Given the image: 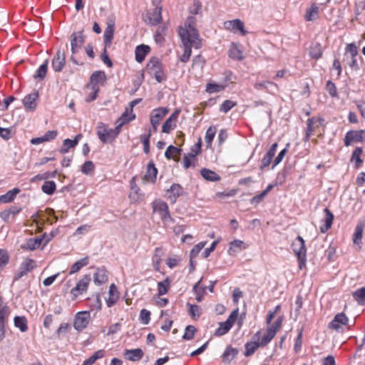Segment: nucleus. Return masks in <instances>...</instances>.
<instances>
[{
	"mask_svg": "<svg viewBox=\"0 0 365 365\" xmlns=\"http://www.w3.org/2000/svg\"><path fill=\"white\" fill-rule=\"evenodd\" d=\"M183 193V188L179 184H173L167 190V197L171 203H175L178 197Z\"/></svg>",
	"mask_w": 365,
	"mask_h": 365,
	"instance_id": "a211bd4d",
	"label": "nucleus"
},
{
	"mask_svg": "<svg viewBox=\"0 0 365 365\" xmlns=\"http://www.w3.org/2000/svg\"><path fill=\"white\" fill-rule=\"evenodd\" d=\"M318 18V7L312 6L309 9L305 14V19L307 21H314Z\"/></svg>",
	"mask_w": 365,
	"mask_h": 365,
	"instance_id": "5fc2aeb1",
	"label": "nucleus"
},
{
	"mask_svg": "<svg viewBox=\"0 0 365 365\" xmlns=\"http://www.w3.org/2000/svg\"><path fill=\"white\" fill-rule=\"evenodd\" d=\"M261 336V331H258L253 336H252V341L250 342H247L245 344V355L246 356H249L252 355L255 351L261 346V344L259 343V339Z\"/></svg>",
	"mask_w": 365,
	"mask_h": 365,
	"instance_id": "ddd939ff",
	"label": "nucleus"
},
{
	"mask_svg": "<svg viewBox=\"0 0 365 365\" xmlns=\"http://www.w3.org/2000/svg\"><path fill=\"white\" fill-rule=\"evenodd\" d=\"M93 281L96 285H101L108 281V275L106 269L98 268L93 276Z\"/></svg>",
	"mask_w": 365,
	"mask_h": 365,
	"instance_id": "c85d7f7f",
	"label": "nucleus"
},
{
	"mask_svg": "<svg viewBox=\"0 0 365 365\" xmlns=\"http://www.w3.org/2000/svg\"><path fill=\"white\" fill-rule=\"evenodd\" d=\"M235 106H236V103L230 100H226L221 104L220 110L223 113H227Z\"/></svg>",
	"mask_w": 365,
	"mask_h": 365,
	"instance_id": "680f3d73",
	"label": "nucleus"
},
{
	"mask_svg": "<svg viewBox=\"0 0 365 365\" xmlns=\"http://www.w3.org/2000/svg\"><path fill=\"white\" fill-rule=\"evenodd\" d=\"M95 168L94 164L92 161H86L81 166V172L85 175H91Z\"/></svg>",
	"mask_w": 365,
	"mask_h": 365,
	"instance_id": "6e6d98bb",
	"label": "nucleus"
},
{
	"mask_svg": "<svg viewBox=\"0 0 365 365\" xmlns=\"http://www.w3.org/2000/svg\"><path fill=\"white\" fill-rule=\"evenodd\" d=\"M158 174V170L155 167L153 162H150L148 165L146 173L143 178V180L145 182H154L156 180Z\"/></svg>",
	"mask_w": 365,
	"mask_h": 365,
	"instance_id": "a878e982",
	"label": "nucleus"
},
{
	"mask_svg": "<svg viewBox=\"0 0 365 365\" xmlns=\"http://www.w3.org/2000/svg\"><path fill=\"white\" fill-rule=\"evenodd\" d=\"M275 335L276 334L274 330L267 328L262 339H259V343L261 344V346H266L268 343L271 341V340L274 337Z\"/></svg>",
	"mask_w": 365,
	"mask_h": 365,
	"instance_id": "58836bf2",
	"label": "nucleus"
},
{
	"mask_svg": "<svg viewBox=\"0 0 365 365\" xmlns=\"http://www.w3.org/2000/svg\"><path fill=\"white\" fill-rule=\"evenodd\" d=\"M321 120H316L314 118H309L307 121V130H306V140H309L310 136L315 130L317 128H318L321 125Z\"/></svg>",
	"mask_w": 365,
	"mask_h": 365,
	"instance_id": "bb28decb",
	"label": "nucleus"
},
{
	"mask_svg": "<svg viewBox=\"0 0 365 365\" xmlns=\"http://www.w3.org/2000/svg\"><path fill=\"white\" fill-rule=\"evenodd\" d=\"M231 328V325L226 324L225 322H220L219 324V327L215 330V335L219 336L225 335Z\"/></svg>",
	"mask_w": 365,
	"mask_h": 365,
	"instance_id": "8fccbe9b",
	"label": "nucleus"
},
{
	"mask_svg": "<svg viewBox=\"0 0 365 365\" xmlns=\"http://www.w3.org/2000/svg\"><path fill=\"white\" fill-rule=\"evenodd\" d=\"M150 47L147 45L138 46L135 51V60L139 63L142 62L145 56L150 52Z\"/></svg>",
	"mask_w": 365,
	"mask_h": 365,
	"instance_id": "c756f323",
	"label": "nucleus"
},
{
	"mask_svg": "<svg viewBox=\"0 0 365 365\" xmlns=\"http://www.w3.org/2000/svg\"><path fill=\"white\" fill-rule=\"evenodd\" d=\"M114 27H115L114 21H113L112 20H110L107 23V26L104 31V34H103L104 43H105L106 48L109 47L111 44V41L113 38Z\"/></svg>",
	"mask_w": 365,
	"mask_h": 365,
	"instance_id": "4be33fe9",
	"label": "nucleus"
},
{
	"mask_svg": "<svg viewBox=\"0 0 365 365\" xmlns=\"http://www.w3.org/2000/svg\"><path fill=\"white\" fill-rule=\"evenodd\" d=\"M91 91H92L91 92V93L86 98V101H87V102L93 101L96 98L97 94L99 91L98 86H97V85L91 86Z\"/></svg>",
	"mask_w": 365,
	"mask_h": 365,
	"instance_id": "774afa93",
	"label": "nucleus"
},
{
	"mask_svg": "<svg viewBox=\"0 0 365 365\" xmlns=\"http://www.w3.org/2000/svg\"><path fill=\"white\" fill-rule=\"evenodd\" d=\"M153 211L160 215L163 223L168 225L173 222V219L170 216L168 204L162 200L158 199L152 203Z\"/></svg>",
	"mask_w": 365,
	"mask_h": 365,
	"instance_id": "7ed1b4c3",
	"label": "nucleus"
},
{
	"mask_svg": "<svg viewBox=\"0 0 365 365\" xmlns=\"http://www.w3.org/2000/svg\"><path fill=\"white\" fill-rule=\"evenodd\" d=\"M179 35L184 46V53L180 57V60L183 63H186L189 61L191 56V48L192 47L195 48H200L201 47V40L196 29L190 24L185 25V28L180 29Z\"/></svg>",
	"mask_w": 365,
	"mask_h": 365,
	"instance_id": "f257e3e1",
	"label": "nucleus"
},
{
	"mask_svg": "<svg viewBox=\"0 0 365 365\" xmlns=\"http://www.w3.org/2000/svg\"><path fill=\"white\" fill-rule=\"evenodd\" d=\"M364 226L361 224H359L356 225L354 233V242L355 244H358L359 241H360L362 238V233H363Z\"/></svg>",
	"mask_w": 365,
	"mask_h": 365,
	"instance_id": "bf43d9fd",
	"label": "nucleus"
},
{
	"mask_svg": "<svg viewBox=\"0 0 365 365\" xmlns=\"http://www.w3.org/2000/svg\"><path fill=\"white\" fill-rule=\"evenodd\" d=\"M133 117L128 116V111H125L118 119L117 125L115 128H108L105 124L101 123L97 128L98 138L103 143H112L119 135L121 127L132 120Z\"/></svg>",
	"mask_w": 365,
	"mask_h": 365,
	"instance_id": "f03ea898",
	"label": "nucleus"
},
{
	"mask_svg": "<svg viewBox=\"0 0 365 365\" xmlns=\"http://www.w3.org/2000/svg\"><path fill=\"white\" fill-rule=\"evenodd\" d=\"M82 135L78 134L75 136L73 140L66 139L63 141L62 147L60 148L59 152L62 154L67 153L71 148H74L81 139Z\"/></svg>",
	"mask_w": 365,
	"mask_h": 365,
	"instance_id": "412c9836",
	"label": "nucleus"
},
{
	"mask_svg": "<svg viewBox=\"0 0 365 365\" xmlns=\"http://www.w3.org/2000/svg\"><path fill=\"white\" fill-rule=\"evenodd\" d=\"M206 242H201L197 245H195L193 248L190 251V263L192 265V259L196 257V256L199 254V252L202 250V248L205 246Z\"/></svg>",
	"mask_w": 365,
	"mask_h": 365,
	"instance_id": "3c124183",
	"label": "nucleus"
},
{
	"mask_svg": "<svg viewBox=\"0 0 365 365\" xmlns=\"http://www.w3.org/2000/svg\"><path fill=\"white\" fill-rule=\"evenodd\" d=\"M35 261L31 259H26L21 264L17 272L15 274L14 281H17L22 277L26 275L35 267Z\"/></svg>",
	"mask_w": 365,
	"mask_h": 365,
	"instance_id": "f8f14e48",
	"label": "nucleus"
},
{
	"mask_svg": "<svg viewBox=\"0 0 365 365\" xmlns=\"http://www.w3.org/2000/svg\"><path fill=\"white\" fill-rule=\"evenodd\" d=\"M140 319L143 324H148L150 319V312L147 309H142L140 313Z\"/></svg>",
	"mask_w": 365,
	"mask_h": 365,
	"instance_id": "338daca9",
	"label": "nucleus"
},
{
	"mask_svg": "<svg viewBox=\"0 0 365 365\" xmlns=\"http://www.w3.org/2000/svg\"><path fill=\"white\" fill-rule=\"evenodd\" d=\"M224 27L235 34L240 32L242 36L247 34V31L245 29L244 23L240 19L227 21L224 23Z\"/></svg>",
	"mask_w": 365,
	"mask_h": 365,
	"instance_id": "9b49d317",
	"label": "nucleus"
},
{
	"mask_svg": "<svg viewBox=\"0 0 365 365\" xmlns=\"http://www.w3.org/2000/svg\"><path fill=\"white\" fill-rule=\"evenodd\" d=\"M247 248L245 243L240 240H235L230 243L229 254L233 255Z\"/></svg>",
	"mask_w": 365,
	"mask_h": 365,
	"instance_id": "2f4dec72",
	"label": "nucleus"
},
{
	"mask_svg": "<svg viewBox=\"0 0 365 365\" xmlns=\"http://www.w3.org/2000/svg\"><path fill=\"white\" fill-rule=\"evenodd\" d=\"M38 98V93L36 91L26 96L22 100L25 109L27 111H34L37 106Z\"/></svg>",
	"mask_w": 365,
	"mask_h": 365,
	"instance_id": "4468645a",
	"label": "nucleus"
},
{
	"mask_svg": "<svg viewBox=\"0 0 365 365\" xmlns=\"http://www.w3.org/2000/svg\"><path fill=\"white\" fill-rule=\"evenodd\" d=\"M89 264L88 257H85L77 262H76L71 267L69 274H73L78 272L81 268L87 266Z\"/></svg>",
	"mask_w": 365,
	"mask_h": 365,
	"instance_id": "f704fd0d",
	"label": "nucleus"
},
{
	"mask_svg": "<svg viewBox=\"0 0 365 365\" xmlns=\"http://www.w3.org/2000/svg\"><path fill=\"white\" fill-rule=\"evenodd\" d=\"M9 314V307L6 305L2 306L0 311V324L5 325V323Z\"/></svg>",
	"mask_w": 365,
	"mask_h": 365,
	"instance_id": "4d7b16f0",
	"label": "nucleus"
},
{
	"mask_svg": "<svg viewBox=\"0 0 365 365\" xmlns=\"http://www.w3.org/2000/svg\"><path fill=\"white\" fill-rule=\"evenodd\" d=\"M346 55L350 54L351 57H356L358 55V50L356 46L354 43H349L346 48Z\"/></svg>",
	"mask_w": 365,
	"mask_h": 365,
	"instance_id": "69168bd1",
	"label": "nucleus"
},
{
	"mask_svg": "<svg viewBox=\"0 0 365 365\" xmlns=\"http://www.w3.org/2000/svg\"><path fill=\"white\" fill-rule=\"evenodd\" d=\"M14 326L19 329L21 332L28 330L27 319L25 317L16 316L14 317Z\"/></svg>",
	"mask_w": 365,
	"mask_h": 365,
	"instance_id": "e433bc0d",
	"label": "nucleus"
},
{
	"mask_svg": "<svg viewBox=\"0 0 365 365\" xmlns=\"http://www.w3.org/2000/svg\"><path fill=\"white\" fill-rule=\"evenodd\" d=\"M309 55L312 58L318 59L322 55L320 43H317L310 47Z\"/></svg>",
	"mask_w": 365,
	"mask_h": 365,
	"instance_id": "49530a36",
	"label": "nucleus"
},
{
	"mask_svg": "<svg viewBox=\"0 0 365 365\" xmlns=\"http://www.w3.org/2000/svg\"><path fill=\"white\" fill-rule=\"evenodd\" d=\"M365 140V130H350L346 133L344 139V145L349 146L351 143L362 142Z\"/></svg>",
	"mask_w": 365,
	"mask_h": 365,
	"instance_id": "9d476101",
	"label": "nucleus"
},
{
	"mask_svg": "<svg viewBox=\"0 0 365 365\" xmlns=\"http://www.w3.org/2000/svg\"><path fill=\"white\" fill-rule=\"evenodd\" d=\"M353 297L359 304H365V287H361L354 292L353 293Z\"/></svg>",
	"mask_w": 365,
	"mask_h": 365,
	"instance_id": "a19ab883",
	"label": "nucleus"
},
{
	"mask_svg": "<svg viewBox=\"0 0 365 365\" xmlns=\"http://www.w3.org/2000/svg\"><path fill=\"white\" fill-rule=\"evenodd\" d=\"M196 332V329L194 326L188 325L185 329V334L183 335V339L185 340H190L193 339L195 333Z\"/></svg>",
	"mask_w": 365,
	"mask_h": 365,
	"instance_id": "052dcab7",
	"label": "nucleus"
},
{
	"mask_svg": "<svg viewBox=\"0 0 365 365\" xmlns=\"http://www.w3.org/2000/svg\"><path fill=\"white\" fill-rule=\"evenodd\" d=\"M349 321L348 317L343 312L335 315L332 321L329 323L330 329L339 331L343 325H346Z\"/></svg>",
	"mask_w": 365,
	"mask_h": 365,
	"instance_id": "f3484780",
	"label": "nucleus"
},
{
	"mask_svg": "<svg viewBox=\"0 0 365 365\" xmlns=\"http://www.w3.org/2000/svg\"><path fill=\"white\" fill-rule=\"evenodd\" d=\"M66 63V56L63 51L58 50L52 60V68L56 72L61 71Z\"/></svg>",
	"mask_w": 365,
	"mask_h": 365,
	"instance_id": "dca6fc26",
	"label": "nucleus"
},
{
	"mask_svg": "<svg viewBox=\"0 0 365 365\" xmlns=\"http://www.w3.org/2000/svg\"><path fill=\"white\" fill-rule=\"evenodd\" d=\"M170 281L168 278H166L163 282L158 283V292L159 296L165 294L170 287Z\"/></svg>",
	"mask_w": 365,
	"mask_h": 365,
	"instance_id": "79ce46f5",
	"label": "nucleus"
},
{
	"mask_svg": "<svg viewBox=\"0 0 365 365\" xmlns=\"http://www.w3.org/2000/svg\"><path fill=\"white\" fill-rule=\"evenodd\" d=\"M56 189L54 181H45L41 187L42 191L47 195H52Z\"/></svg>",
	"mask_w": 365,
	"mask_h": 365,
	"instance_id": "a18cd8bd",
	"label": "nucleus"
},
{
	"mask_svg": "<svg viewBox=\"0 0 365 365\" xmlns=\"http://www.w3.org/2000/svg\"><path fill=\"white\" fill-rule=\"evenodd\" d=\"M85 41V38L83 31L74 32L71 36V47L72 55L71 61L76 65H82L83 63H79L74 57V54L78 53L81 48Z\"/></svg>",
	"mask_w": 365,
	"mask_h": 365,
	"instance_id": "39448f33",
	"label": "nucleus"
},
{
	"mask_svg": "<svg viewBox=\"0 0 365 365\" xmlns=\"http://www.w3.org/2000/svg\"><path fill=\"white\" fill-rule=\"evenodd\" d=\"M205 64V60L201 56H196L192 60V68L202 70Z\"/></svg>",
	"mask_w": 365,
	"mask_h": 365,
	"instance_id": "13d9d810",
	"label": "nucleus"
},
{
	"mask_svg": "<svg viewBox=\"0 0 365 365\" xmlns=\"http://www.w3.org/2000/svg\"><path fill=\"white\" fill-rule=\"evenodd\" d=\"M90 321V313L88 312H80L76 314L73 322V327L76 330L81 331L83 330Z\"/></svg>",
	"mask_w": 365,
	"mask_h": 365,
	"instance_id": "6e6552de",
	"label": "nucleus"
},
{
	"mask_svg": "<svg viewBox=\"0 0 365 365\" xmlns=\"http://www.w3.org/2000/svg\"><path fill=\"white\" fill-rule=\"evenodd\" d=\"M216 128L214 126H210L207 130L205 136V141L207 145V147L211 146L213 138L216 134Z\"/></svg>",
	"mask_w": 365,
	"mask_h": 365,
	"instance_id": "c03bdc74",
	"label": "nucleus"
},
{
	"mask_svg": "<svg viewBox=\"0 0 365 365\" xmlns=\"http://www.w3.org/2000/svg\"><path fill=\"white\" fill-rule=\"evenodd\" d=\"M200 174L206 180L211 182H216L220 180V177L215 172L207 169L203 168L200 170Z\"/></svg>",
	"mask_w": 365,
	"mask_h": 365,
	"instance_id": "72a5a7b5",
	"label": "nucleus"
},
{
	"mask_svg": "<svg viewBox=\"0 0 365 365\" xmlns=\"http://www.w3.org/2000/svg\"><path fill=\"white\" fill-rule=\"evenodd\" d=\"M324 216L322 220V225L320 227L322 233H325L332 225L334 220V215L329 208L324 210Z\"/></svg>",
	"mask_w": 365,
	"mask_h": 365,
	"instance_id": "aec40b11",
	"label": "nucleus"
},
{
	"mask_svg": "<svg viewBox=\"0 0 365 365\" xmlns=\"http://www.w3.org/2000/svg\"><path fill=\"white\" fill-rule=\"evenodd\" d=\"M48 68V60H46L40 67L37 69L36 73L34 76V78H38L40 80H43L47 72Z\"/></svg>",
	"mask_w": 365,
	"mask_h": 365,
	"instance_id": "09e8293b",
	"label": "nucleus"
},
{
	"mask_svg": "<svg viewBox=\"0 0 365 365\" xmlns=\"http://www.w3.org/2000/svg\"><path fill=\"white\" fill-rule=\"evenodd\" d=\"M180 114V110H175L165 121L162 126V132L170 133L176 127V122Z\"/></svg>",
	"mask_w": 365,
	"mask_h": 365,
	"instance_id": "2eb2a0df",
	"label": "nucleus"
},
{
	"mask_svg": "<svg viewBox=\"0 0 365 365\" xmlns=\"http://www.w3.org/2000/svg\"><path fill=\"white\" fill-rule=\"evenodd\" d=\"M181 150L173 145H169L165 152V156L168 159L174 158L175 155H180Z\"/></svg>",
	"mask_w": 365,
	"mask_h": 365,
	"instance_id": "603ef678",
	"label": "nucleus"
},
{
	"mask_svg": "<svg viewBox=\"0 0 365 365\" xmlns=\"http://www.w3.org/2000/svg\"><path fill=\"white\" fill-rule=\"evenodd\" d=\"M151 135V130L149 129L148 134L142 135L140 136V141L143 145V150L146 154L148 153L150 150L149 140Z\"/></svg>",
	"mask_w": 365,
	"mask_h": 365,
	"instance_id": "864d4df0",
	"label": "nucleus"
},
{
	"mask_svg": "<svg viewBox=\"0 0 365 365\" xmlns=\"http://www.w3.org/2000/svg\"><path fill=\"white\" fill-rule=\"evenodd\" d=\"M202 278L193 286L192 290L195 294V299L198 302H200L203 298L205 292V287H200V284Z\"/></svg>",
	"mask_w": 365,
	"mask_h": 365,
	"instance_id": "ea45409f",
	"label": "nucleus"
},
{
	"mask_svg": "<svg viewBox=\"0 0 365 365\" xmlns=\"http://www.w3.org/2000/svg\"><path fill=\"white\" fill-rule=\"evenodd\" d=\"M292 248L294 254L297 256L299 268L302 269L305 267L307 260V249L303 238L298 236L292 242Z\"/></svg>",
	"mask_w": 365,
	"mask_h": 365,
	"instance_id": "20e7f679",
	"label": "nucleus"
},
{
	"mask_svg": "<svg viewBox=\"0 0 365 365\" xmlns=\"http://www.w3.org/2000/svg\"><path fill=\"white\" fill-rule=\"evenodd\" d=\"M42 240L41 237L31 238L27 241L25 247L30 250H34L40 247Z\"/></svg>",
	"mask_w": 365,
	"mask_h": 365,
	"instance_id": "de8ad7c7",
	"label": "nucleus"
},
{
	"mask_svg": "<svg viewBox=\"0 0 365 365\" xmlns=\"http://www.w3.org/2000/svg\"><path fill=\"white\" fill-rule=\"evenodd\" d=\"M125 357L130 361H136L143 356V351L141 349H126L124 353Z\"/></svg>",
	"mask_w": 365,
	"mask_h": 365,
	"instance_id": "b1692460",
	"label": "nucleus"
},
{
	"mask_svg": "<svg viewBox=\"0 0 365 365\" xmlns=\"http://www.w3.org/2000/svg\"><path fill=\"white\" fill-rule=\"evenodd\" d=\"M91 280L90 275L86 274L77 282L76 285L71 290V294L73 295V299L86 292Z\"/></svg>",
	"mask_w": 365,
	"mask_h": 365,
	"instance_id": "1a4fd4ad",
	"label": "nucleus"
},
{
	"mask_svg": "<svg viewBox=\"0 0 365 365\" xmlns=\"http://www.w3.org/2000/svg\"><path fill=\"white\" fill-rule=\"evenodd\" d=\"M169 109L165 107H159L153 109L150 115V120L154 132H156L160 121L168 113Z\"/></svg>",
	"mask_w": 365,
	"mask_h": 365,
	"instance_id": "0eeeda50",
	"label": "nucleus"
},
{
	"mask_svg": "<svg viewBox=\"0 0 365 365\" xmlns=\"http://www.w3.org/2000/svg\"><path fill=\"white\" fill-rule=\"evenodd\" d=\"M190 307L189 313L193 319H197L200 316V308L197 305L187 304Z\"/></svg>",
	"mask_w": 365,
	"mask_h": 365,
	"instance_id": "0e129e2a",
	"label": "nucleus"
},
{
	"mask_svg": "<svg viewBox=\"0 0 365 365\" xmlns=\"http://www.w3.org/2000/svg\"><path fill=\"white\" fill-rule=\"evenodd\" d=\"M147 69L151 75L154 76L158 82L160 83L165 79V75L162 69V63L158 58H151L147 64Z\"/></svg>",
	"mask_w": 365,
	"mask_h": 365,
	"instance_id": "423d86ee",
	"label": "nucleus"
},
{
	"mask_svg": "<svg viewBox=\"0 0 365 365\" xmlns=\"http://www.w3.org/2000/svg\"><path fill=\"white\" fill-rule=\"evenodd\" d=\"M161 9L162 7H155L153 10L147 12L146 16L149 24L155 26L160 22L162 20Z\"/></svg>",
	"mask_w": 365,
	"mask_h": 365,
	"instance_id": "6ab92c4d",
	"label": "nucleus"
},
{
	"mask_svg": "<svg viewBox=\"0 0 365 365\" xmlns=\"http://www.w3.org/2000/svg\"><path fill=\"white\" fill-rule=\"evenodd\" d=\"M224 87L222 85L217 83H208L206 86L207 92L210 93L220 92L223 90Z\"/></svg>",
	"mask_w": 365,
	"mask_h": 365,
	"instance_id": "e2e57ef3",
	"label": "nucleus"
},
{
	"mask_svg": "<svg viewBox=\"0 0 365 365\" xmlns=\"http://www.w3.org/2000/svg\"><path fill=\"white\" fill-rule=\"evenodd\" d=\"M254 87L257 90L266 89L269 92L272 93L278 91V86L276 83L269 81H264L262 82H257L254 84Z\"/></svg>",
	"mask_w": 365,
	"mask_h": 365,
	"instance_id": "393cba45",
	"label": "nucleus"
},
{
	"mask_svg": "<svg viewBox=\"0 0 365 365\" xmlns=\"http://www.w3.org/2000/svg\"><path fill=\"white\" fill-rule=\"evenodd\" d=\"M106 79V76L104 71H97L92 73L90 81L91 86H95L98 84H102L105 82Z\"/></svg>",
	"mask_w": 365,
	"mask_h": 365,
	"instance_id": "7c9ffc66",
	"label": "nucleus"
},
{
	"mask_svg": "<svg viewBox=\"0 0 365 365\" xmlns=\"http://www.w3.org/2000/svg\"><path fill=\"white\" fill-rule=\"evenodd\" d=\"M238 354V351L232 346H227L222 354V359L224 361H231Z\"/></svg>",
	"mask_w": 365,
	"mask_h": 365,
	"instance_id": "4c0bfd02",
	"label": "nucleus"
},
{
	"mask_svg": "<svg viewBox=\"0 0 365 365\" xmlns=\"http://www.w3.org/2000/svg\"><path fill=\"white\" fill-rule=\"evenodd\" d=\"M58 132L56 130H48L41 137L34 138L31 140L33 145H38L45 142L51 141L56 138Z\"/></svg>",
	"mask_w": 365,
	"mask_h": 365,
	"instance_id": "5701e85b",
	"label": "nucleus"
},
{
	"mask_svg": "<svg viewBox=\"0 0 365 365\" xmlns=\"http://www.w3.org/2000/svg\"><path fill=\"white\" fill-rule=\"evenodd\" d=\"M108 294L109 297L106 299V303L108 307H111L119 298V292L117 287L114 284H110Z\"/></svg>",
	"mask_w": 365,
	"mask_h": 365,
	"instance_id": "cd10ccee",
	"label": "nucleus"
},
{
	"mask_svg": "<svg viewBox=\"0 0 365 365\" xmlns=\"http://www.w3.org/2000/svg\"><path fill=\"white\" fill-rule=\"evenodd\" d=\"M197 155V151L195 153L192 151L184 156L182 163L185 169L189 168L192 165V163L195 160Z\"/></svg>",
	"mask_w": 365,
	"mask_h": 365,
	"instance_id": "37998d69",
	"label": "nucleus"
},
{
	"mask_svg": "<svg viewBox=\"0 0 365 365\" xmlns=\"http://www.w3.org/2000/svg\"><path fill=\"white\" fill-rule=\"evenodd\" d=\"M19 192V188L9 190L6 194L0 196V202L8 203L12 202Z\"/></svg>",
	"mask_w": 365,
	"mask_h": 365,
	"instance_id": "473e14b6",
	"label": "nucleus"
},
{
	"mask_svg": "<svg viewBox=\"0 0 365 365\" xmlns=\"http://www.w3.org/2000/svg\"><path fill=\"white\" fill-rule=\"evenodd\" d=\"M362 151L363 150L361 148L357 147L352 153L351 162H354L356 168H359L363 163V160L361 158Z\"/></svg>",
	"mask_w": 365,
	"mask_h": 365,
	"instance_id": "c9c22d12",
	"label": "nucleus"
}]
</instances>
